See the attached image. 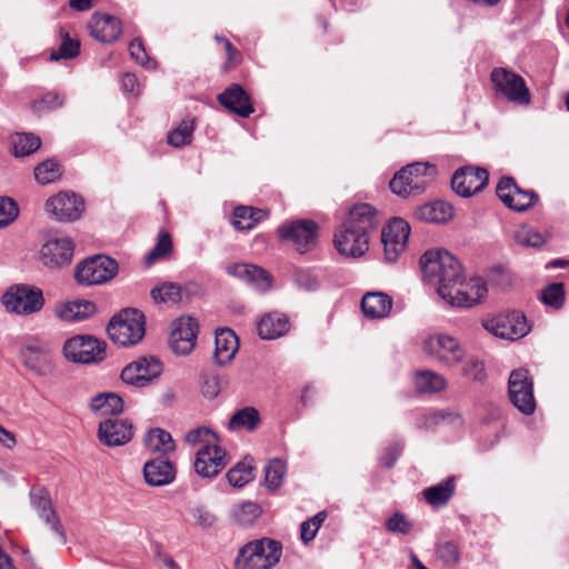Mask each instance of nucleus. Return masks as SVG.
<instances>
[{
    "label": "nucleus",
    "instance_id": "obj_8",
    "mask_svg": "<svg viewBox=\"0 0 569 569\" xmlns=\"http://www.w3.org/2000/svg\"><path fill=\"white\" fill-rule=\"evenodd\" d=\"M508 395L512 405L523 415L530 416L536 410L533 381L525 368L515 369L508 379Z\"/></svg>",
    "mask_w": 569,
    "mask_h": 569
},
{
    "label": "nucleus",
    "instance_id": "obj_50",
    "mask_svg": "<svg viewBox=\"0 0 569 569\" xmlns=\"http://www.w3.org/2000/svg\"><path fill=\"white\" fill-rule=\"evenodd\" d=\"M538 196L531 190L517 189L506 206L516 211H525L532 207Z\"/></svg>",
    "mask_w": 569,
    "mask_h": 569
},
{
    "label": "nucleus",
    "instance_id": "obj_22",
    "mask_svg": "<svg viewBox=\"0 0 569 569\" xmlns=\"http://www.w3.org/2000/svg\"><path fill=\"white\" fill-rule=\"evenodd\" d=\"M173 325L168 338L169 348L177 356L191 353L199 333L198 322H173Z\"/></svg>",
    "mask_w": 569,
    "mask_h": 569
},
{
    "label": "nucleus",
    "instance_id": "obj_55",
    "mask_svg": "<svg viewBox=\"0 0 569 569\" xmlns=\"http://www.w3.org/2000/svg\"><path fill=\"white\" fill-rule=\"evenodd\" d=\"M326 517H327L326 512L321 511V512L317 513L316 516H313L312 518H310L309 520L303 521L301 523L300 538L305 543H308L316 537V535H317L321 523L325 521Z\"/></svg>",
    "mask_w": 569,
    "mask_h": 569
},
{
    "label": "nucleus",
    "instance_id": "obj_30",
    "mask_svg": "<svg viewBox=\"0 0 569 569\" xmlns=\"http://www.w3.org/2000/svg\"><path fill=\"white\" fill-rule=\"evenodd\" d=\"M214 359L220 366L229 363L239 349L237 335L228 328L216 329Z\"/></svg>",
    "mask_w": 569,
    "mask_h": 569
},
{
    "label": "nucleus",
    "instance_id": "obj_24",
    "mask_svg": "<svg viewBox=\"0 0 569 569\" xmlns=\"http://www.w3.org/2000/svg\"><path fill=\"white\" fill-rule=\"evenodd\" d=\"M146 322H108L106 331L110 340L120 347L139 343L146 335Z\"/></svg>",
    "mask_w": 569,
    "mask_h": 569
},
{
    "label": "nucleus",
    "instance_id": "obj_3",
    "mask_svg": "<svg viewBox=\"0 0 569 569\" xmlns=\"http://www.w3.org/2000/svg\"><path fill=\"white\" fill-rule=\"evenodd\" d=\"M283 552L282 543L269 537L254 539L243 545L234 559L236 569H272Z\"/></svg>",
    "mask_w": 569,
    "mask_h": 569
},
{
    "label": "nucleus",
    "instance_id": "obj_62",
    "mask_svg": "<svg viewBox=\"0 0 569 569\" xmlns=\"http://www.w3.org/2000/svg\"><path fill=\"white\" fill-rule=\"evenodd\" d=\"M62 104V100L53 93L46 94L40 101L34 102L33 109L40 111L42 108L53 109Z\"/></svg>",
    "mask_w": 569,
    "mask_h": 569
},
{
    "label": "nucleus",
    "instance_id": "obj_35",
    "mask_svg": "<svg viewBox=\"0 0 569 569\" xmlns=\"http://www.w3.org/2000/svg\"><path fill=\"white\" fill-rule=\"evenodd\" d=\"M415 387L420 393H436L447 388V380L440 373L421 370L416 372Z\"/></svg>",
    "mask_w": 569,
    "mask_h": 569
},
{
    "label": "nucleus",
    "instance_id": "obj_6",
    "mask_svg": "<svg viewBox=\"0 0 569 569\" xmlns=\"http://www.w3.org/2000/svg\"><path fill=\"white\" fill-rule=\"evenodd\" d=\"M107 345L91 335H76L62 346L64 359L77 365H98L106 358Z\"/></svg>",
    "mask_w": 569,
    "mask_h": 569
},
{
    "label": "nucleus",
    "instance_id": "obj_18",
    "mask_svg": "<svg viewBox=\"0 0 569 569\" xmlns=\"http://www.w3.org/2000/svg\"><path fill=\"white\" fill-rule=\"evenodd\" d=\"M226 272L243 281L251 289L258 292H266L272 287V277L263 268L251 263H231L227 266Z\"/></svg>",
    "mask_w": 569,
    "mask_h": 569
},
{
    "label": "nucleus",
    "instance_id": "obj_40",
    "mask_svg": "<svg viewBox=\"0 0 569 569\" xmlns=\"http://www.w3.org/2000/svg\"><path fill=\"white\" fill-rule=\"evenodd\" d=\"M12 153L16 157L29 156L41 146L39 137L32 133L17 132L10 139Z\"/></svg>",
    "mask_w": 569,
    "mask_h": 569
},
{
    "label": "nucleus",
    "instance_id": "obj_64",
    "mask_svg": "<svg viewBox=\"0 0 569 569\" xmlns=\"http://www.w3.org/2000/svg\"><path fill=\"white\" fill-rule=\"evenodd\" d=\"M0 442L7 447L12 448L16 445V437L12 432L7 430L0 425Z\"/></svg>",
    "mask_w": 569,
    "mask_h": 569
},
{
    "label": "nucleus",
    "instance_id": "obj_44",
    "mask_svg": "<svg viewBox=\"0 0 569 569\" xmlns=\"http://www.w3.org/2000/svg\"><path fill=\"white\" fill-rule=\"evenodd\" d=\"M79 40L71 38L68 32L61 30L59 48L51 52L50 60L58 61L60 59H72L79 54Z\"/></svg>",
    "mask_w": 569,
    "mask_h": 569
},
{
    "label": "nucleus",
    "instance_id": "obj_15",
    "mask_svg": "<svg viewBox=\"0 0 569 569\" xmlns=\"http://www.w3.org/2000/svg\"><path fill=\"white\" fill-rule=\"evenodd\" d=\"M410 234L409 223L401 219H392L381 231L385 259L388 262H396L399 256L406 250Z\"/></svg>",
    "mask_w": 569,
    "mask_h": 569
},
{
    "label": "nucleus",
    "instance_id": "obj_53",
    "mask_svg": "<svg viewBox=\"0 0 569 569\" xmlns=\"http://www.w3.org/2000/svg\"><path fill=\"white\" fill-rule=\"evenodd\" d=\"M565 300L563 284L555 282L549 284L541 293V301L555 309H559Z\"/></svg>",
    "mask_w": 569,
    "mask_h": 569
},
{
    "label": "nucleus",
    "instance_id": "obj_32",
    "mask_svg": "<svg viewBox=\"0 0 569 569\" xmlns=\"http://www.w3.org/2000/svg\"><path fill=\"white\" fill-rule=\"evenodd\" d=\"M482 327L489 333L510 341L521 339L531 331L529 322H482Z\"/></svg>",
    "mask_w": 569,
    "mask_h": 569
},
{
    "label": "nucleus",
    "instance_id": "obj_14",
    "mask_svg": "<svg viewBox=\"0 0 569 569\" xmlns=\"http://www.w3.org/2000/svg\"><path fill=\"white\" fill-rule=\"evenodd\" d=\"M163 370L162 362L152 357H141L129 363L121 371V379L124 383L134 387H146L158 379Z\"/></svg>",
    "mask_w": 569,
    "mask_h": 569
},
{
    "label": "nucleus",
    "instance_id": "obj_21",
    "mask_svg": "<svg viewBox=\"0 0 569 569\" xmlns=\"http://www.w3.org/2000/svg\"><path fill=\"white\" fill-rule=\"evenodd\" d=\"M133 436V427L127 419L109 418L99 423L98 438L108 447L126 445Z\"/></svg>",
    "mask_w": 569,
    "mask_h": 569
},
{
    "label": "nucleus",
    "instance_id": "obj_38",
    "mask_svg": "<svg viewBox=\"0 0 569 569\" xmlns=\"http://www.w3.org/2000/svg\"><path fill=\"white\" fill-rule=\"evenodd\" d=\"M266 217V212L252 207L239 206L233 211L232 224L237 230H251Z\"/></svg>",
    "mask_w": 569,
    "mask_h": 569
},
{
    "label": "nucleus",
    "instance_id": "obj_2",
    "mask_svg": "<svg viewBox=\"0 0 569 569\" xmlns=\"http://www.w3.org/2000/svg\"><path fill=\"white\" fill-rule=\"evenodd\" d=\"M421 269L427 281L436 287L441 299H448L451 290L463 279L460 261L447 250H429L420 259Z\"/></svg>",
    "mask_w": 569,
    "mask_h": 569
},
{
    "label": "nucleus",
    "instance_id": "obj_49",
    "mask_svg": "<svg viewBox=\"0 0 569 569\" xmlns=\"http://www.w3.org/2000/svg\"><path fill=\"white\" fill-rule=\"evenodd\" d=\"M289 330V322H257V332L263 340L280 338Z\"/></svg>",
    "mask_w": 569,
    "mask_h": 569
},
{
    "label": "nucleus",
    "instance_id": "obj_34",
    "mask_svg": "<svg viewBox=\"0 0 569 569\" xmlns=\"http://www.w3.org/2000/svg\"><path fill=\"white\" fill-rule=\"evenodd\" d=\"M455 488V477H449L435 486L426 488L422 495L429 505L439 507L447 503L453 496Z\"/></svg>",
    "mask_w": 569,
    "mask_h": 569
},
{
    "label": "nucleus",
    "instance_id": "obj_33",
    "mask_svg": "<svg viewBox=\"0 0 569 569\" xmlns=\"http://www.w3.org/2000/svg\"><path fill=\"white\" fill-rule=\"evenodd\" d=\"M262 508L252 501H242L232 506L229 511L231 521L240 527H249L261 516Z\"/></svg>",
    "mask_w": 569,
    "mask_h": 569
},
{
    "label": "nucleus",
    "instance_id": "obj_7",
    "mask_svg": "<svg viewBox=\"0 0 569 569\" xmlns=\"http://www.w3.org/2000/svg\"><path fill=\"white\" fill-rule=\"evenodd\" d=\"M497 94L510 102L527 106L531 101L530 91L525 79L506 68H495L490 74Z\"/></svg>",
    "mask_w": 569,
    "mask_h": 569
},
{
    "label": "nucleus",
    "instance_id": "obj_12",
    "mask_svg": "<svg viewBox=\"0 0 569 569\" xmlns=\"http://www.w3.org/2000/svg\"><path fill=\"white\" fill-rule=\"evenodd\" d=\"M277 233L281 240L290 241L297 251L305 253L317 244L318 226L311 220H296L280 226Z\"/></svg>",
    "mask_w": 569,
    "mask_h": 569
},
{
    "label": "nucleus",
    "instance_id": "obj_60",
    "mask_svg": "<svg viewBox=\"0 0 569 569\" xmlns=\"http://www.w3.org/2000/svg\"><path fill=\"white\" fill-rule=\"evenodd\" d=\"M517 189L518 187L516 186L513 179L503 178L497 184V196L506 204L508 201H510V198Z\"/></svg>",
    "mask_w": 569,
    "mask_h": 569
},
{
    "label": "nucleus",
    "instance_id": "obj_31",
    "mask_svg": "<svg viewBox=\"0 0 569 569\" xmlns=\"http://www.w3.org/2000/svg\"><path fill=\"white\" fill-rule=\"evenodd\" d=\"M417 219L432 223H446L453 216V209L450 203L441 200L425 203L416 209Z\"/></svg>",
    "mask_w": 569,
    "mask_h": 569
},
{
    "label": "nucleus",
    "instance_id": "obj_47",
    "mask_svg": "<svg viewBox=\"0 0 569 569\" xmlns=\"http://www.w3.org/2000/svg\"><path fill=\"white\" fill-rule=\"evenodd\" d=\"M437 556L442 563L449 568H453L459 563L460 550L457 542L452 540L440 541L437 545Z\"/></svg>",
    "mask_w": 569,
    "mask_h": 569
},
{
    "label": "nucleus",
    "instance_id": "obj_28",
    "mask_svg": "<svg viewBox=\"0 0 569 569\" xmlns=\"http://www.w3.org/2000/svg\"><path fill=\"white\" fill-rule=\"evenodd\" d=\"M143 476L146 482L153 487H160L171 483L176 478L173 465L166 459H152L143 466Z\"/></svg>",
    "mask_w": 569,
    "mask_h": 569
},
{
    "label": "nucleus",
    "instance_id": "obj_20",
    "mask_svg": "<svg viewBox=\"0 0 569 569\" xmlns=\"http://www.w3.org/2000/svg\"><path fill=\"white\" fill-rule=\"evenodd\" d=\"M488 182V172L482 168L466 167L458 169L452 179V190L461 197H470L481 191Z\"/></svg>",
    "mask_w": 569,
    "mask_h": 569
},
{
    "label": "nucleus",
    "instance_id": "obj_42",
    "mask_svg": "<svg viewBox=\"0 0 569 569\" xmlns=\"http://www.w3.org/2000/svg\"><path fill=\"white\" fill-rule=\"evenodd\" d=\"M194 131L192 119H183L176 128L168 133V143L174 148L190 144Z\"/></svg>",
    "mask_w": 569,
    "mask_h": 569
},
{
    "label": "nucleus",
    "instance_id": "obj_58",
    "mask_svg": "<svg viewBox=\"0 0 569 569\" xmlns=\"http://www.w3.org/2000/svg\"><path fill=\"white\" fill-rule=\"evenodd\" d=\"M129 51L131 57L141 66L152 69L156 63L148 58L144 47L141 41L133 40L129 44Z\"/></svg>",
    "mask_w": 569,
    "mask_h": 569
},
{
    "label": "nucleus",
    "instance_id": "obj_1",
    "mask_svg": "<svg viewBox=\"0 0 569 569\" xmlns=\"http://www.w3.org/2000/svg\"><path fill=\"white\" fill-rule=\"evenodd\" d=\"M379 226L377 210L369 203L352 206L346 220L333 234V246L339 254L362 257L369 250V232Z\"/></svg>",
    "mask_w": 569,
    "mask_h": 569
},
{
    "label": "nucleus",
    "instance_id": "obj_19",
    "mask_svg": "<svg viewBox=\"0 0 569 569\" xmlns=\"http://www.w3.org/2000/svg\"><path fill=\"white\" fill-rule=\"evenodd\" d=\"M74 246L69 237H51L42 246L40 258L44 266L63 267L72 261Z\"/></svg>",
    "mask_w": 569,
    "mask_h": 569
},
{
    "label": "nucleus",
    "instance_id": "obj_23",
    "mask_svg": "<svg viewBox=\"0 0 569 569\" xmlns=\"http://www.w3.org/2000/svg\"><path fill=\"white\" fill-rule=\"evenodd\" d=\"M226 452L218 445L201 447L194 460V469L198 475L206 478L217 476L226 467Z\"/></svg>",
    "mask_w": 569,
    "mask_h": 569
},
{
    "label": "nucleus",
    "instance_id": "obj_61",
    "mask_svg": "<svg viewBox=\"0 0 569 569\" xmlns=\"http://www.w3.org/2000/svg\"><path fill=\"white\" fill-rule=\"evenodd\" d=\"M109 320H146V315L138 308L127 307L114 313Z\"/></svg>",
    "mask_w": 569,
    "mask_h": 569
},
{
    "label": "nucleus",
    "instance_id": "obj_63",
    "mask_svg": "<svg viewBox=\"0 0 569 569\" xmlns=\"http://www.w3.org/2000/svg\"><path fill=\"white\" fill-rule=\"evenodd\" d=\"M121 87L124 92H129L136 96L139 93V82L137 77L132 73L123 74L121 78Z\"/></svg>",
    "mask_w": 569,
    "mask_h": 569
},
{
    "label": "nucleus",
    "instance_id": "obj_46",
    "mask_svg": "<svg viewBox=\"0 0 569 569\" xmlns=\"http://www.w3.org/2000/svg\"><path fill=\"white\" fill-rule=\"evenodd\" d=\"M62 173L61 166L52 159L46 160L34 169L36 180L41 184L54 182Z\"/></svg>",
    "mask_w": 569,
    "mask_h": 569
},
{
    "label": "nucleus",
    "instance_id": "obj_16",
    "mask_svg": "<svg viewBox=\"0 0 569 569\" xmlns=\"http://www.w3.org/2000/svg\"><path fill=\"white\" fill-rule=\"evenodd\" d=\"M486 282L480 277L468 280L461 279L451 296L443 299L447 303L458 308H470L479 303L487 295Z\"/></svg>",
    "mask_w": 569,
    "mask_h": 569
},
{
    "label": "nucleus",
    "instance_id": "obj_9",
    "mask_svg": "<svg viewBox=\"0 0 569 569\" xmlns=\"http://www.w3.org/2000/svg\"><path fill=\"white\" fill-rule=\"evenodd\" d=\"M118 262L107 256L89 258L77 266L76 279L78 282L92 286L101 284L113 279L118 273Z\"/></svg>",
    "mask_w": 569,
    "mask_h": 569
},
{
    "label": "nucleus",
    "instance_id": "obj_56",
    "mask_svg": "<svg viewBox=\"0 0 569 569\" xmlns=\"http://www.w3.org/2000/svg\"><path fill=\"white\" fill-rule=\"evenodd\" d=\"M386 528L388 531L393 533L408 535L412 529V523L403 513L396 512L387 520Z\"/></svg>",
    "mask_w": 569,
    "mask_h": 569
},
{
    "label": "nucleus",
    "instance_id": "obj_39",
    "mask_svg": "<svg viewBox=\"0 0 569 569\" xmlns=\"http://www.w3.org/2000/svg\"><path fill=\"white\" fill-rule=\"evenodd\" d=\"M260 422V416L253 407H244L237 410L230 418L228 428L231 431L239 429L254 430Z\"/></svg>",
    "mask_w": 569,
    "mask_h": 569
},
{
    "label": "nucleus",
    "instance_id": "obj_17",
    "mask_svg": "<svg viewBox=\"0 0 569 569\" xmlns=\"http://www.w3.org/2000/svg\"><path fill=\"white\" fill-rule=\"evenodd\" d=\"M423 349L440 360L445 361L448 366H456L463 359V350L456 338L437 333L429 336L423 341Z\"/></svg>",
    "mask_w": 569,
    "mask_h": 569
},
{
    "label": "nucleus",
    "instance_id": "obj_43",
    "mask_svg": "<svg viewBox=\"0 0 569 569\" xmlns=\"http://www.w3.org/2000/svg\"><path fill=\"white\" fill-rule=\"evenodd\" d=\"M287 472L286 462L281 459H272L264 468V483L271 491L279 489Z\"/></svg>",
    "mask_w": 569,
    "mask_h": 569
},
{
    "label": "nucleus",
    "instance_id": "obj_54",
    "mask_svg": "<svg viewBox=\"0 0 569 569\" xmlns=\"http://www.w3.org/2000/svg\"><path fill=\"white\" fill-rule=\"evenodd\" d=\"M513 238L516 243L523 247L537 248L545 243L542 234L528 227H521L516 230Z\"/></svg>",
    "mask_w": 569,
    "mask_h": 569
},
{
    "label": "nucleus",
    "instance_id": "obj_41",
    "mask_svg": "<svg viewBox=\"0 0 569 569\" xmlns=\"http://www.w3.org/2000/svg\"><path fill=\"white\" fill-rule=\"evenodd\" d=\"M187 291V288L183 289L178 284L164 283L160 287L152 289L151 297L156 302L176 305L183 301V297Z\"/></svg>",
    "mask_w": 569,
    "mask_h": 569
},
{
    "label": "nucleus",
    "instance_id": "obj_59",
    "mask_svg": "<svg viewBox=\"0 0 569 569\" xmlns=\"http://www.w3.org/2000/svg\"><path fill=\"white\" fill-rule=\"evenodd\" d=\"M190 515L194 519L196 523L204 529L211 528L217 520L216 516L212 512H210L204 507L200 506L191 508Z\"/></svg>",
    "mask_w": 569,
    "mask_h": 569
},
{
    "label": "nucleus",
    "instance_id": "obj_51",
    "mask_svg": "<svg viewBox=\"0 0 569 569\" xmlns=\"http://www.w3.org/2000/svg\"><path fill=\"white\" fill-rule=\"evenodd\" d=\"M172 250L171 237L168 232H160L153 249L146 256V263L152 264Z\"/></svg>",
    "mask_w": 569,
    "mask_h": 569
},
{
    "label": "nucleus",
    "instance_id": "obj_13",
    "mask_svg": "<svg viewBox=\"0 0 569 569\" xmlns=\"http://www.w3.org/2000/svg\"><path fill=\"white\" fill-rule=\"evenodd\" d=\"M44 209L57 221L72 222L81 217L84 203L74 192L61 191L46 201Z\"/></svg>",
    "mask_w": 569,
    "mask_h": 569
},
{
    "label": "nucleus",
    "instance_id": "obj_10",
    "mask_svg": "<svg viewBox=\"0 0 569 569\" xmlns=\"http://www.w3.org/2000/svg\"><path fill=\"white\" fill-rule=\"evenodd\" d=\"M23 367L39 377L51 375L54 363L47 343L37 337L26 339L20 351Z\"/></svg>",
    "mask_w": 569,
    "mask_h": 569
},
{
    "label": "nucleus",
    "instance_id": "obj_45",
    "mask_svg": "<svg viewBox=\"0 0 569 569\" xmlns=\"http://www.w3.org/2000/svg\"><path fill=\"white\" fill-rule=\"evenodd\" d=\"M461 376L478 383L487 379L485 362L476 356L469 357L461 367Z\"/></svg>",
    "mask_w": 569,
    "mask_h": 569
},
{
    "label": "nucleus",
    "instance_id": "obj_37",
    "mask_svg": "<svg viewBox=\"0 0 569 569\" xmlns=\"http://www.w3.org/2000/svg\"><path fill=\"white\" fill-rule=\"evenodd\" d=\"M90 408L101 416H116L123 410V400L116 393H101L92 398Z\"/></svg>",
    "mask_w": 569,
    "mask_h": 569
},
{
    "label": "nucleus",
    "instance_id": "obj_57",
    "mask_svg": "<svg viewBox=\"0 0 569 569\" xmlns=\"http://www.w3.org/2000/svg\"><path fill=\"white\" fill-rule=\"evenodd\" d=\"M18 216V207L10 198H0V228L11 223Z\"/></svg>",
    "mask_w": 569,
    "mask_h": 569
},
{
    "label": "nucleus",
    "instance_id": "obj_25",
    "mask_svg": "<svg viewBox=\"0 0 569 569\" xmlns=\"http://www.w3.org/2000/svg\"><path fill=\"white\" fill-rule=\"evenodd\" d=\"M218 101L231 112L247 118L253 111L248 93L239 86L232 84L218 96Z\"/></svg>",
    "mask_w": 569,
    "mask_h": 569
},
{
    "label": "nucleus",
    "instance_id": "obj_29",
    "mask_svg": "<svg viewBox=\"0 0 569 569\" xmlns=\"http://www.w3.org/2000/svg\"><path fill=\"white\" fill-rule=\"evenodd\" d=\"M89 28L91 34L101 42L114 41L121 34L120 21L110 14H93Z\"/></svg>",
    "mask_w": 569,
    "mask_h": 569
},
{
    "label": "nucleus",
    "instance_id": "obj_4",
    "mask_svg": "<svg viewBox=\"0 0 569 569\" xmlns=\"http://www.w3.org/2000/svg\"><path fill=\"white\" fill-rule=\"evenodd\" d=\"M437 176L435 164L415 162L403 167L390 180L391 191L401 197L420 193L432 183Z\"/></svg>",
    "mask_w": 569,
    "mask_h": 569
},
{
    "label": "nucleus",
    "instance_id": "obj_52",
    "mask_svg": "<svg viewBox=\"0 0 569 569\" xmlns=\"http://www.w3.org/2000/svg\"><path fill=\"white\" fill-rule=\"evenodd\" d=\"M186 441L189 445L196 446V445H202L204 447L206 445H218V438L217 435L206 427L196 428L193 430H190L186 435Z\"/></svg>",
    "mask_w": 569,
    "mask_h": 569
},
{
    "label": "nucleus",
    "instance_id": "obj_27",
    "mask_svg": "<svg viewBox=\"0 0 569 569\" xmlns=\"http://www.w3.org/2000/svg\"><path fill=\"white\" fill-rule=\"evenodd\" d=\"M54 315L60 320H83L98 316L99 313L94 302L77 299L58 302L54 308Z\"/></svg>",
    "mask_w": 569,
    "mask_h": 569
},
{
    "label": "nucleus",
    "instance_id": "obj_48",
    "mask_svg": "<svg viewBox=\"0 0 569 569\" xmlns=\"http://www.w3.org/2000/svg\"><path fill=\"white\" fill-rule=\"evenodd\" d=\"M252 467L244 461L238 462L233 468L227 472V479L232 487L241 488L251 481Z\"/></svg>",
    "mask_w": 569,
    "mask_h": 569
},
{
    "label": "nucleus",
    "instance_id": "obj_36",
    "mask_svg": "<svg viewBox=\"0 0 569 569\" xmlns=\"http://www.w3.org/2000/svg\"><path fill=\"white\" fill-rule=\"evenodd\" d=\"M144 446L151 452L169 453L176 448L171 435L160 428L150 430L144 437Z\"/></svg>",
    "mask_w": 569,
    "mask_h": 569
},
{
    "label": "nucleus",
    "instance_id": "obj_11",
    "mask_svg": "<svg viewBox=\"0 0 569 569\" xmlns=\"http://www.w3.org/2000/svg\"><path fill=\"white\" fill-rule=\"evenodd\" d=\"M30 505L38 517L58 538L59 543L66 545L68 541L66 530L47 489L42 487L32 488L30 491Z\"/></svg>",
    "mask_w": 569,
    "mask_h": 569
},
{
    "label": "nucleus",
    "instance_id": "obj_5",
    "mask_svg": "<svg viewBox=\"0 0 569 569\" xmlns=\"http://www.w3.org/2000/svg\"><path fill=\"white\" fill-rule=\"evenodd\" d=\"M1 303L10 313L29 317L43 308L46 299L40 288L33 284L16 283L2 295Z\"/></svg>",
    "mask_w": 569,
    "mask_h": 569
},
{
    "label": "nucleus",
    "instance_id": "obj_26",
    "mask_svg": "<svg viewBox=\"0 0 569 569\" xmlns=\"http://www.w3.org/2000/svg\"><path fill=\"white\" fill-rule=\"evenodd\" d=\"M392 298L382 291H369L362 296L361 309L366 317L381 320L390 317Z\"/></svg>",
    "mask_w": 569,
    "mask_h": 569
}]
</instances>
